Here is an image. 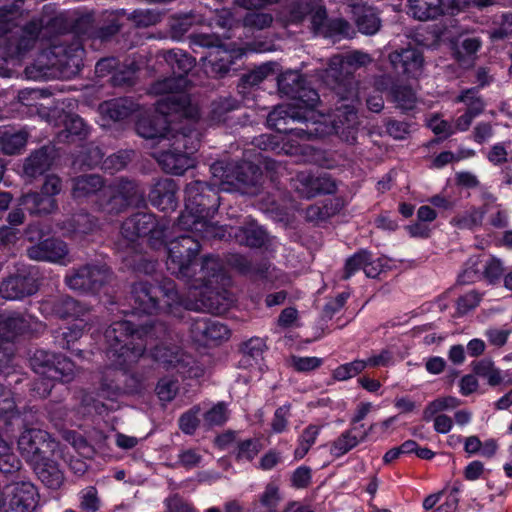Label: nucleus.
<instances>
[{
    "label": "nucleus",
    "mask_w": 512,
    "mask_h": 512,
    "mask_svg": "<svg viewBox=\"0 0 512 512\" xmlns=\"http://www.w3.org/2000/svg\"><path fill=\"white\" fill-rule=\"evenodd\" d=\"M291 185L298 196L304 199L333 194L337 190L335 181L329 175L316 176L309 171L298 172Z\"/></svg>",
    "instance_id": "aec40b11"
},
{
    "label": "nucleus",
    "mask_w": 512,
    "mask_h": 512,
    "mask_svg": "<svg viewBox=\"0 0 512 512\" xmlns=\"http://www.w3.org/2000/svg\"><path fill=\"white\" fill-rule=\"evenodd\" d=\"M42 28V23L38 20H30L27 22L22 28L23 36L19 40L17 50L19 52L22 50H28L39 38Z\"/></svg>",
    "instance_id": "13d9d810"
},
{
    "label": "nucleus",
    "mask_w": 512,
    "mask_h": 512,
    "mask_svg": "<svg viewBox=\"0 0 512 512\" xmlns=\"http://www.w3.org/2000/svg\"><path fill=\"white\" fill-rule=\"evenodd\" d=\"M99 110L104 119L118 122L129 118L134 107L133 102L127 98H114L101 103Z\"/></svg>",
    "instance_id": "ea45409f"
},
{
    "label": "nucleus",
    "mask_w": 512,
    "mask_h": 512,
    "mask_svg": "<svg viewBox=\"0 0 512 512\" xmlns=\"http://www.w3.org/2000/svg\"><path fill=\"white\" fill-rule=\"evenodd\" d=\"M485 212V210L473 207L465 214L453 217L451 224L458 229L472 230L482 224Z\"/></svg>",
    "instance_id": "6e6d98bb"
},
{
    "label": "nucleus",
    "mask_w": 512,
    "mask_h": 512,
    "mask_svg": "<svg viewBox=\"0 0 512 512\" xmlns=\"http://www.w3.org/2000/svg\"><path fill=\"white\" fill-rule=\"evenodd\" d=\"M186 88L173 89L170 92L158 93L164 95L157 102V110L169 114H179L189 120H197L199 118V109L192 103L190 96L184 92Z\"/></svg>",
    "instance_id": "5701e85b"
},
{
    "label": "nucleus",
    "mask_w": 512,
    "mask_h": 512,
    "mask_svg": "<svg viewBox=\"0 0 512 512\" xmlns=\"http://www.w3.org/2000/svg\"><path fill=\"white\" fill-rule=\"evenodd\" d=\"M59 158L60 152L55 144H44L32 150L24 159L23 176L30 181L40 176L45 177Z\"/></svg>",
    "instance_id": "6ab92c4d"
},
{
    "label": "nucleus",
    "mask_w": 512,
    "mask_h": 512,
    "mask_svg": "<svg viewBox=\"0 0 512 512\" xmlns=\"http://www.w3.org/2000/svg\"><path fill=\"white\" fill-rule=\"evenodd\" d=\"M23 0H14L10 4L0 6V28L10 33L17 26V20L22 14Z\"/></svg>",
    "instance_id": "8fccbe9b"
},
{
    "label": "nucleus",
    "mask_w": 512,
    "mask_h": 512,
    "mask_svg": "<svg viewBox=\"0 0 512 512\" xmlns=\"http://www.w3.org/2000/svg\"><path fill=\"white\" fill-rule=\"evenodd\" d=\"M121 235L130 243L147 237L151 249L160 250L166 244L168 228L159 222L156 215L151 212L138 211L127 217L120 229Z\"/></svg>",
    "instance_id": "6e6552de"
},
{
    "label": "nucleus",
    "mask_w": 512,
    "mask_h": 512,
    "mask_svg": "<svg viewBox=\"0 0 512 512\" xmlns=\"http://www.w3.org/2000/svg\"><path fill=\"white\" fill-rule=\"evenodd\" d=\"M128 299L129 308L118 310L124 315H164L175 322L187 321L189 312L220 310L212 297L192 299L180 293L176 282L168 277L134 282Z\"/></svg>",
    "instance_id": "f03ea898"
},
{
    "label": "nucleus",
    "mask_w": 512,
    "mask_h": 512,
    "mask_svg": "<svg viewBox=\"0 0 512 512\" xmlns=\"http://www.w3.org/2000/svg\"><path fill=\"white\" fill-rule=\"evenodd\" d=\"M82 322L83 320H81L80 323H74L57 332L54 336L55 344L72 353H81V349L75 348V345L84 334L85 324Z\"/></svg>",
    "instance_id": "c03bdc74"
},
{
    "label": "nucleus",
    "mask_w": 512,
    "mask_h": 512,
    "mask_svg": "<svg viewBox=\"0 0 512 512\" xmlns=\"http://www.w3.org/2000/svg\"><path fill=\"white\" fill-rule=\"evenodd\" d=\"M104 158V152L99 146L88 145L84 147L77 156L75 163L82 169H101Z\"/></svg>",
    "instance_id": "3c124183"
},
{
    "label": "nucleus",
    "mask_w": 512,
    "mask_h": 512,
    "mask_svg": "<svg viewBox=\"0 0 512 512\" xmlns=\"http://www.w3.org/2000/svg\"><path fill=\"white\" fill-rule=\"evenodd\" d=\"M200 407L193 406L183 413L179 418V428L186 435H193L200 425L199 419Z\"/></svg>",
    "instance_id": "69168bd1"
},
{
    "label": "nucleus",
    "mask_w": 512,
    "mask_h": 512,
    "mask_svg": "<svg viewBox=\"0 0 512 512\" xmlns=\"http://www.w3.org/2000/svg\"><path fill=\"white\" fill-rule=\"evenodd\" d=\"M194 17L191 14L173 15L169 19V33L173 40H181L192 28Z\"/></svg>",
    "instance_id": "5fc2aeb1"
},
{
    "label": "nucleus",
    "mask_w": 512,
    "mask_h": 512,
    "mask_svg": "<svg viewBox=\"0 0 512 512\" xmlns=\"http://www.w3.org/2000/svg\"><path fill=\"white\" fill-rule=\"evenodd\" d=\"M178 192L179 187L173 179L160 178L151 186L148 199L156 209L165 213L173 212L178 207Z\"/></svg>",
    "instance_id": "393cba45"
},
{
    "label": "nucleus",
    "mask_w": 512,
    "mask_h": 512,
    "mask_svg": "<svg viewBox=\"0 0 512 512\" xmlns=\"http://www.w3.org/2000/svg\"><path fill=\"white\" fill-rule=\"evenodd\" d=\"M122 24L117 15L110 13L103 25L95 27L93 39H99L101 42L109 41L113 36L119 33Z\"/></svg>",
    "instance_id": "bf43d9fd"
},
{
    "label": "nucleus",
    "mask_w": 512,
    "mask_h": 512,
    "mask_svg": "<svg viewBox=\"0 0 512 512\" xmlns=\"http://www.w3.org/2000/svg\"><path fill=\"white\" fill-rule=\"evenodd\" d=\"M50 53L55 57L52 65L57 66L62 73L78 74L84 66L82 41L59 39L58 43L52 45Z\"/></svg>",
    "instance_id": "f3484780"
},
{
    "label": "nucleus",
    "mask_w": 512,
    "mask_h": 512,
    "mask_svg": "<svg viewBox=\"0 0 512 512\" xmlns=\"http://www.w3.org/2000/svg\"><path fill=\"white\" fill-rule=\"evenodd\" d=\"M43 312L48 313L59 319H79L87 313V307L80 301L68 296L62 295L41 304Z\"/></svg>",
    "instance_id": "bb28decb"
},
{
    "label": "nucleus",
    "mask_w": 512,
    "mask_h": 512,
    "mask_svg": "<svg viewBox=\"0 0 512 512\" xmlns=\"http://www.w3.org/2000/svg\"><path fill=\"white\" fill-rule=\"evenodd\" d=\"M17 446L22 458L30 465L49 460L56 454L58 443L41 429H26L18 438Z\"/></svg>",
    "instance_id": "2eb2a0df"
},
{
    "label": "nucleus",
    "mask_w": 512,
    "mask_h": 512,
    "mask_svg": "<svg viewBox=\"0 0 512 512\" xmlns=\"http://www.w3.org/2000/svg\"><path fill=\"white\" fill-rule=\"evenodd\" d=\"M235 238L241 245L249 248H262L268 241V233L263 226L251 220L237 229Z\"/></svg>",
    "instance_id": "e433bc0d"
},
{
    "label": "nucleus",
    "mask_w": 512,
    "mask_h": 512,
    "mask_svg": "<svg viewBox=\"0 0 512 512\" xmlns=\"http://www.w3.org/2000/svg\"><path fill=\"white\" fill-rule=\"evenodd\" d=\"M232 183L230 189L255 188L261 185L262 169L251 161H239L232 163Z\"/></svg>",
    "instance_id": "c85d7f7f"
},
{
    "label": "nucleus",
    "mask_w": 512,
    "mask_h": 512,
    "mask_svg": "<svg viewBox=\"0 0 512 512\" xmlns=\"http://www.w3.org/2000/svg\"><path fill=\"white\" fill-rule=\"evenodd\" d=\"M105 181L98 174H85L72 179L71 195L74 199H84L102 190Z\"/></svg>",
    "instance_id": "4c0bfd02"
},
{
    "label": "nucleus",
    "mask_w": 512,
    "mask_h": 512,
    "mask_svg": "<svg viewBox=\"0 0 512 512\" xmlns=\"http://www.w3.org/2000/svg\"><path fill=\"white\" fill-rule=\"evenodd\" d=\"M63 187L62 179L56 174L46 175L39 190L23 193L18 205L33 216H46L58 210L57 196Z\"/></svg>",
    "instance_id": "1a4fd4ad"
},
{
    "label": "nucleus",
    "mask_w": 512,
    "mask_h": 512,
    "mask_svg": "<svg viewBox=\"0 0 512 512\" xmlns=\"http://www.w3.org/2000/svg\"><path fill=\"white\" fill-rule=\"evenodd\" d=\"M106 356L111 362L102 372L98 395L115 401L124 395H137L145 389L144 377L129 369L146 350V342L166 340L171 337L170 326L162 321L135 324L130 320L113 321L104 333Z\"/></svg>",
    "instance_id": "f257e3e1"
},
{
    "label": "nucleus",
    "mask_w": 512,
    "mask_h": 512,
    "mask_svg": "<svg viewBox=\"0 0 512 512\" xmlns=\"http://www.w3.org/2000/svg\"><path fill=\"white\" fill-rule=\"evenodd\" d=\"M191 234H181L168 240L166 232V244L162 246L167 251L166 266L171 274L177 278H192L196 272L197 257L201 250L200 239L213 235L209 231L207 234L186 230Z\"/></svg>",
    "instance_id": "423d86ee"
},
{
    "label": "nucleus",
    "mask_w": 512,
    "mask_h": 512,
    "mask_svg": "<svg viewBox=\"0 0 512 512\" xmlns=\"http://www.w3.org/2000/svg\"><path fill=\"white\" fill-rule=\"evenodd\" d=\"M482 42L478 37H467L453 49L455 61L463 68L474 65L475 55L481 48Z\"/></svg>",
    "instance_id": "37998d69"
},
{
    "label": "nucleus",
    "mask_w": 512,
    "mask_h": 512,
    "mask_svg": "<svg viewBox=\"0 0 512 512\" xmlns=\"http://www.w3.org/2000/svg\"><path fill=\"white\" fill-rule=\"evenodd\" d=\"M26 255L31 260L59 265H67L70 262L67 243L56 237H48L29 246Z\"/></svg>",
    "instance_id": "412c9836"
},
{
    "label": "nucleus",
    "mask_w": 512,
    "mask_h": 512,
    "mask_svg": "<svg viewBox=\"0 0 512 512\" xmlns=\"http://www.w3.org/2000/svg\"><path fill=\"white\" fill-rule=\"evenodd\" d=\"M178 389L177 380L169 377H163L158 380L155 387V393L160 401L170 402L176 397Z\"/></svg>",
    "instance_id": "e2e57ef3"
},
{
    "label": "nucleus",
    "mask_w": 512,
    "mask_h": 512,
    "mask_svg": "<svg viewBox=\"0 0 512 512\" xmlns=\"http://www.w3.org/2000/svg\"><path fill=\"white\" fill-rule=\"evenodd\" d=\"M391 96L396 103V107L399 108L403 114H408L416 108V93L408 85H396L392 87Z\"/></svg>",
    "instance_id": "49530a36"
},
{
    "label": "nucleus",
    "mask_w": 512,
    "mask_h": 512,
    "mask_svg": "<svg viewBox=\"0 0 512 512\" xmlns=\"http://www.w3.org/2000/svg\"><path fill=\"white\" fill-rule=\"evenodd\" d=\"M280 500L279 487L274 483H268L259 496V502L267 512H276Z\"/></svg>",
    "instance_id": "338daca9"
},
{
    "label": "nucleus",
    "mask_w": 512,
    "mask_h": 512,
    "mask_svg": "<svg viewBox=\"0 0 512 512\" xmlns=\"http://www.w3.org/2000/svg\"><path fill=\"white\" fill-rule=\"evenodd\" d=\"M482 256L473 255L463 264L462 271L457 276L459 285H470L482 281Z\"/></svg>",
    "instance_id": "a18cd8bd"
},
{
    "label": "nucleus",
    "mask_w": 512,
    "mask_h": 512,
    "mask_svg": "<svg viewBox=\"0 0 512 512\" xmlns=\"http://www.w3.org/2000/svg\"><path fill=\"white\" fill-rule=\"evenodd\" d=\"M110 186L121 196L118 198L122 202L128 201L131 206H140L145 203L144 193L140 191L137 181L120 177L116 179Z\"/></svg>",
    "instance_id": "79ce46f5"
},
{
    "label": "nucleus",
    "mask_w": 512,
    "mask_h": 512,
    "mask_svg": "<svg viewBox=\"0 0 512 512\" xmlns=\"http://www.w3.org/2000/svg\"><path fill=\"white\" fill-rule=\"evenodd\" d=\"M220 205L219 187L216 183L194 180L185 188V210L177 219L181 230H192L202 234L213 232L211 219Z\"/></svg>",
    "instance_id": "20e7f679"
},
{
    "label": "nucleus",
    "mask_w": 512,
    "mask_h": 512,
    "mask_svg": "<svg viewBox=\"0 0 512 512\" xmlns=\"http://www.w3.org/2000/svg\"><path fill=\"white\" fill-rule=\"evenodd\" d=\"M372 252L366 248L357 250L354 254L349 256L344 263L342 280H349L360 270L364 271L365 264L371 261Z\"/></svg>",
    "instance_id": "de8ad7c7"
},
{
    "label": "nucleus",
    "mask_w": 512,
    "mask_h": 512,
    "mask_svg": "<svg viewBox=\"0 0 512 512\" xmlns=\"http://www.w3.org/2000/svg\"><path fill=\"white\" fill-rule=\"evenodd\" d=\"M57 121V125L64 127L58 137H64L67 142H73L76 138L83 140L89 133V126L78 114L62 110L58 112Z\"/></svg>",
    "instance_id": "473e14b6"
},
{
    "label": "nucleus",
    "mask_w": 512,
    "mask_h": 512,
    "mask_svg": "<svg viewBox=\"0 0 512 512\" xmlns=\"http://www.w3.org/2000/svg\"><path fill=\"white\" fill-rule=\"evenodd\" d=\"M135 130L140 137L159 142L170 139L172 126L169 117L156 109L153 113L140 115L135 123Z\"/></svg>",
    "instance_id": "4be33fe9"
},
{
    "label": "nucleus",
    "mask_w": 512,
    "mask_h": 512,
    "mask_svg": "<svg viewBox=\"0 0 512 512\" xmlns=\"http://www.w3.org/2000/svg\"><path fill=\"white\" fill-rule=\"evenodd\" d=\"M79 509L81 512H98L101 499L95 486H88L78 493Z\"/></svg>",
    "instance_id": "4d7b16f0"
},
{
    "label": "nucleus",
    "mask_w": 512,
    "mask_h": 512,
    "mask_svg": "<svg viewBox=\"0 0 512 512\" xmlns=\"http://www.w3.org/2000/svg\"><path fill=\"white\" fill-rule=\"evenodd\" d=\"M112 270L105 263H86L72 268L65 276L66 285L80 293L98 294L111 280Z\"/></svg>",
    "instance_id": "9b49d317"
},
{
    "label": "nucleus",
    "mask_w": 512,
    "mask_h": 512,
    "mask_svg": "<svg viewBox=\"0 0 512 512\" xmlns=\"http://www.w3.org/2000/svg\"><path fill=\"white\" fill-rule=\"evenodd\" d=\"M63 236L78 238L92 233L98 226V218L81 209L67 215L57 224Z\"/></svg>",
    "instance_id": "a878e982"
},
{
    "label": "nucleus",
    "mask_w": 512,
    "mask_h": 512,
    "mask_svg": "<svg viewBox=\"0 0 512 512\" xmlns=\"http://www.w3.org/2000/svg\"><path fill=\"white\" fill-rule=\"evenodd\" d=\"M38 479L49 489L58 490L64 483V472L56 459V454L49 460L40 461L31 466Z\"/></svg>",
    "instance_id": "2f4dec72"
},
{
    "label": "nucleus",
    "mask_w": 512,
    "mask_h": 512,
    "mask_svg": "<svg viewBox=\"0 0 512 512\" xmlns=\"http://www.w3.org/2000/svg\"><path fill=\"white\" fill-rule=\"evenodd\" d=\"M504 272L505 268L503 262L499 258L490 256L487 260H482V280L488 285H500L505 275Z\"/></svg>",
    "instance_id": "09e8293b"
},
{
    "label": "nucleus",
    "mask_w": 512,
    "mask_h": 512,
    "mask_svg": "<svg viewBox=\"0 0 512 512\" xmlns=\"http://www.w3.org/2000/svg\"><path fill=\"white\" fill-rule=\"evenodd\" d=\"M241 107V102L232 96L219 97L212 101L208 120L211 125L224 124L229 119V114Z\"/></svg>",
    "instance_id": "a19ab883"
},
{
    "label": "nucleus",
    "mask_w": 512,
    "mask_h": 512,
    "mask_svg": "<svg viewBox=\"0 0 512 512\" xmlns=\"http://www.w3.org/2000/svg\"><path fill=\"white\" fill-rule=\"evenodd\" d=\"M280 93L291 98L288 105L276 106L266 118L267 127L282 137V150L287 155H300L304 153L303 146L294 139L295 127L307 123L308 117L315 115V108L320 103L318 92L307 87L305 76L299 71L288 70L281 73L277 79Z\"/></svg>",
    "instance_id": "7ed1b4c3"
},
{
    "label": "nucleus",
    "mask_w": 512,
    "mask_h": 512,
    "mask_svg": "<svg viewBox=\"0 0 512 512\" xmlns=\"http://www.w3.org/2000/svg\"><path fill=\"white\" fill-rule=\"evenodd\" d=\"M389 61L399 75L416 79L422 73L423 51L417 47L408 46L390 53Z\"/></svg>",
    "instance_id": "b1692460"
},
{
    "label": "nucleus",
    "mask_w": 512,
    "mask_h": 512,
    "mask_svg": "<svg viewBox=\"0 0 512 512\" xmlns=\"http://www.w3.org/2000/svg\"><path fill=\"white\" fill-rule=\"evenodd\" d=\"M29 362L35 373L42 375L48 380L35 383L33 388L34 391L44 398L50 395L53 388V384L50 381L70 383L75 377V363L61 353L36 349Z\"/></svg>",
    "instance_id": "0eeeda50"
},
{
    "label": "nucleus",
    "mask_w": 512,
    "mask_h": 512,
    "mask_svg": "<svg viewBox=\"0 0 512 512\" xmlns=\"http://www.w3.org/2000/svg\"><path fill=\"white\" fill-rule=\"evenodd\" d=\"M163 504L166 512H198L191 502L178 493L168 496Z\"/></svg>",
    "instance_id": "774afa93"
},
{
    "label": "nucleus",
    "mask_w": 512,
    "mask_h": 512,
    "mask_svg": "<svg viewBox=\"0 0 512 512\" xmlns=\"http://www.w3.org/2000/svg\"><path fill=\"white\" fill-rule=\"evenodd\" d=\"M162 57L172 71V76L156 81L151 91L153 93L170 92L173 89L187 88L189 72L196 64V59L181 49H171L162 52Z\"/></svg>",
    "instance_id": "ddd939ff"
},
{
    "label": "nucleus",
    "mask_w": 512,
    "mask_h": 512,
    "mask_svg": "<svg viewBox=\"0 0 512 512\" xmlns=\"http://www.w3.org/2000/svg\"><path fill=\"white\" fill-rule=\"evenodd\" d=\"M358 124L357 110L351 104L341 103L329 116L315 109V115L308 117L307 123L295 127L294 139L315 140L338 135L346 142L353 144L357 139Z\"/></svg>",
    "instance_id": "39448f33"
},
{
    "label": "nucleus",
    "mask_w": 512,
    "mask_h": 512,
    "mask_svg": "<svg viewBox=\"0 0 512 512\" xmlns=\"http://www.w3.org/2000/svg\"><path fill=\"white\" fill-rule=\"evenodd\" d=\"M29 132L26 128L0 127V151L5 155L19 154L26 146Z\"/></svg>",
    "instance_id": "72a5a7b5"
},
{
    "label": "nucleus",
    "mask_w": 512,
    "mask_h": 512,
    "mask_svg": "<svg viewBox=\"0 0 512 512\" xmlns=\"http://www.w3.org/2000/svg\"><path fill=\"white\" fill-rule=\"evenodd\" d=\"M409 12L419 21H429L448 14L445 0H407Z\"/></svg>",
    "instance_id": "c9c22d12"
},
{
    "label": "nucleus",
    "mask_w": 512,
    "mask_h": 512,
    "mask_svg": "<svg viewBox=\"0 0 512 512\" xmlns=\"http://www.w3.org/2000/svg\"><path fill=\"white\" fill-rule=\"evenodd\" d=\"M189 46L194 53H198L200 48L208 50L200 57V62L204 66H210L213 72L223 76L230 71L232 57L218 35L193 33L189 36Z\"/></svg>",
    "instance_id": "9d476101"
},
{
    "label": "nucleus",
    "mask_w": 512,
    "mask_h": 512,
    "mask_svg": "<svg viewBox=\"0 0 512 512\" xmlns=\"http://www.w3.org/2000/svg\"><path fill=\"white\" fill-rule=\"evenodd\" d=\"M95 17L91 11L74 12L70 15V41L79 40L83 42V38H92L95 30Z\"/></svg>",
    "instance_id": "58836bf2"
},
{
    "label": "nucleus",
    "mask_w": 512,
    "mask_h": 512,
    "mask_svg": "<svg viewBox=\"0 0 512 512\" xmlns=\"http://www.w3.org/2000/svg\"><path fill=\"white\" fill-rule=\"evenodd\" d=\"M232 163H234V161L217 160L210 166V173L213 179L218 180V183H216L218 186H231V172H233ZM227 189H230V187Z\"/></svg>",
    "instance_id": "680f3d73"
},
{
    "label": "nucleus",
    "mask_w": 512,
    "mask_h": 512,
    "mask_svg": "<svg viewBox=\"0 0 512 512\" xmlns=\"http://www.w3.org/2000/svg\"><path fill=\"white\" fill-rule=\"evenodd\" d=\"M7 512H33L39 502L37 487L30 481H17L4 488Z\"/></svg>",
    "instance_id": "a211bd4d"
},
{
    "label": "nucleus",
    "mask_w": 512,
    "mask_h": 512,
    "mask_svg": "<svg viewBox=\"0 0 512 512\" xmlns=\"http://www.w3.org/2000/svg\"><path fill=\"white\" fill-rule=\"evenodd\" d=\"M273 73V68L271 64L265 63L262 64L255 69L251 70L248 73H245L241 76V82L243 86L253 87L259 85L263 82L270 74Z\"/></svg>",
    "instance_id": "0e129e2a"
},
{
    "label": "nucleus",
    "mask_w": 512,
    "mask_h": 512,
    "mask_svg": "<svg viewBox=\"0 0 512 512\" xmlns=\"http://www.w3.org/2000/svg\"><path fill=\"white\" fill-rule=\"evenodd\" d=\"M201 138L202 133L195 127V123H189L181 126L177 130L172 127L169 140H172V148L191 157L198 151Z\"/></svg>",
    "instance_id": "c756f323"
},
{
    "label": "nucleus",
    "mask_w": 512,
    "mask_h": 512,
    "mask_svg": "<svg viewBox=\"0 0 512 512\" xmlns=\"http://www.w3.org/2000/svg\"><path fill=\"white\" fill-rule=\"evenodd\" d=\"M157 161L164 172L174 175H183L188 169L194 166L192 157L172 147L166 151H162Z\"/></svg>",
    "instance_id": "f704fd0d"
},
{
    "label": "nucleus",
    "mask_w": 512,
    "mask_h": 512,
    "mask_svg": "<svg viewBox=\"0 0 512 512\" xmlns=\"http://www.w3.org/2000/svg\"><path fill=\"white\" fill-rule=\"evenodd\" d=\"M39 270L28 264H18L0 283V296L6 300H23L39 290Z\"/></svg>",
    "instance_id": "f8f14e48"
},
{
    "label": "nucleus",
    "mask_w": 512,
    "mask_h": 512,
    "mask_svg": "<svg viewBox=\"0 0 512 512\" xmlns=\"http://www.w3.org/2000/svg\"><path fill=\"white\" fill-rule=\"evenodd\" d=\"M190 314L191 312H189L188 320L183 321V323H189L192 321L191 331L196 336H201L206 342H216L229 339L231 331L225 324L209 317L192 318ZM178 322L182 323V321Z\"/></svg>",
    "instance_id": "cd10ccee"
},
{
    "label": "nucleus",
    "mask_w": 512,
    "mask_h": 512,
    "mask_svg": "<svg viewBox=\"0 0 512 512\" xmlns=\"http://www.w3.org/2000/svg\"><path fill=\"white\" fill-rule=\"evenodd\" d=\"M200 277L199 279L202 281V286L205 288V291L200 293L199 299H207L208 297H212L214 301H218L220 310L218 311H209L212 314H219L224 311V307L220 301L221 296L219 293H214L211 289L216 286H225L230 282V277L218 256L214 255H206L202 258L200 265ZM200 312H208V310H201Z\"/></svg>",
    "instance_id": "dca6fc26"
},
{
    "label": "nucleus",
    "mask_w": 512,
    "mask_h": 512,
    "mask_svg": "<svg viewBox=\"0 0 512 512\" xmlns=\"http://www.w3.org/2000/svg\"><path fill=\"white\" fill-rule=\"evenodd\" d=\"M352 19L358 31L364 35L376 34L382 25L378 10L366 4H354L351 7Z\"/></svg>",
    "instance_id": "7c9ffc66"
},
{
    "label": "nucleus",
    "mask_w": 512,
    "mask_h": 512,
    "mask_svg": "<svg viewBox=\"0 0 512 512\" xmlns=\"http://www.w3.org/2000/svg\"><path fill=\"white\" fill-rule=\"evenodd\" d=\"M365 370L364 360L355 359L351 362L344 363L336 367L332 371V377L336 381H346L351 379Z\"/></svg>",
    "instance_id": "052dcab7"
},
{
    "label": "nucleus",
    "mask_w": 512,
    "mask_h": 512,
    "mask_svg": "<svg viewBox=\"0 0 512 512\" xmlns=\"http://www.w3.org/2000/svg\"><path fill=\"white\" fill-rule=\"evenodd\" d=\"M133 150H119L116 153L103 158L101 170L108 174H115L127 167L132 160Z\"/></svg>",
    "instance_id": "603ef678"
},
{
    "label": "nucleus",
    "mask_w": 512,
    "mask_h": 512,
    "mask_svg": "<svg viewBox=\"0 0 512 512\" xmlns=\"http://www.w3.org/2000/svg\"><path fill=\"white\" fill-rule=\"evenodd\" d=\"M30 329L26 317L15 311L0 313V374L4 373L14 357L13 342Z\"/></svg>",
    "instance_id": "4468645a"
},
{
    "label": "nucleus",
    "mask_w": 512,
    "mask_h": 512,
    "mask_svg": "<svg viewBox=\"0 0 512 512\" xmlns=\"http://www.w3.org/2000/svg\"><path fill=\"white\" fill-rule=\"evenodd\" d=\"M363 441L352 435V429L345 430L332 442L330 453L336 458L342 457Z\"/></svg>",
    "instance_id": "864d4df0"
}]
</instances>
